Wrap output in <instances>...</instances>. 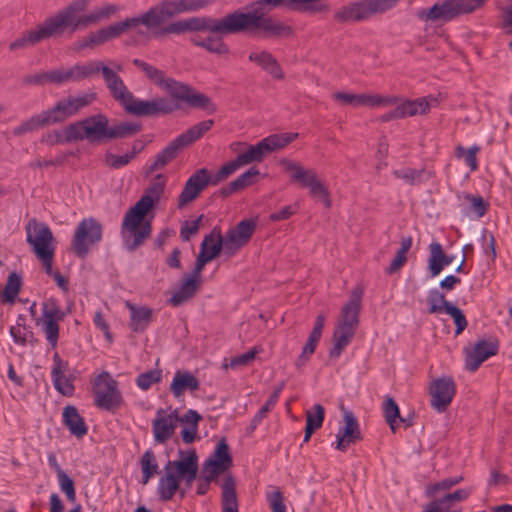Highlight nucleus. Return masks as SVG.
Returning a JSON list of instances; mask_svg holds the SVG:
<instances>
[{
	"label": "nucleus",
	"instance_id": "1",
	"mask_svg": "<svg viewBox=\"0 0 512 512\" xmlns=\"http://www.w3.org/2000/svg\"><path fill=\"white\" fill-rule=\"evenodd\" d=\"M166 177L157 174L142 197L124 215L121 226L123 244L128 251H134L150 237L152 225L146 215L153 205L159 201L164 192Z\"/></svg>",
	"mask_w": 512,
	"mask_h": 512
},
{
	"label": "nucleus",
	"instance_id": "2",
	"mask_svg": "<svg viewBox=\"0 0 512 512\" xmlns=\"http://www.w3.org/2000/svg\"><path fill=\"white\" fill-rule=\"evenodd\" d=\"M179 460H169L164 466L165 474L159 479L157 494L162 501H170L180 488L181 480H185L187 487L197 477L198 456L194 449L179 450Z\"/></svg>",
	"mask_w": 512,
	"mask_h": 512
},
{
	"label": "nucleus",
	"instance_id": "3",
	"mask_svg": "<svg viewBox=\"0 0 512 512\" xmlns=\"http://www.w3.org/2000/svg\"><path fill=\"white\" fill-rule=\"evenodd\" d=\"M261 33L265 38H287L293 33L289 25L257 12L234 11L233 34Z\"/></svg>",
	"mask_w": 512,
	"mask_h": 512
},
{
	"label": "nucleus",
	"instance_id": "4",
	"mask_svg": "<svg viewBox=\"0 0 512 512\" xmlns=\"http://www.w3.org/2000/svg\"><path fill=\"white\" fill-rule=\"evenodd\" d=\"M360 307L361 292L355 290L341 310L333 333V347L329 352L331 358H338L354 337L359 324Z\"/></svg>",
	"mask_w": 512,
	"mask_h": 512
},
{
	"label": "nucleus",
	"instance_id": "5",
	"mask_svg": "<svg viewBox=\"0 0 512 512\" xmlns=\"http://www.w3.org/2000/svg\"><path fill=\"white\" fill-rule=\"evenodd\" d=\"M118 10L119 7L115 4H105L88 14L77 16L80 12H72L70 15L67 14V5L65 8L49 18L55 36H60L64 33L66 28H69L70 33H74L79 29H83L109 19L112 15L116 14Z\"/></svg>",
	"mask_w": 512,
	"mask_h": 512
},
{
	"label": "nucleus",
	"instance_id": "6",
	"mask_svg": "<svg viewBox=\"0 0 512 512\" xmlns=\"http://www.w3.org/2000/svg\"><path fill=\"white\" fill-rule=\"evenodd\" d=\"M84 120L86 140L101 143L107 140L126 138L140 131L141 126L133 122H119L109 125L108 118L103 114L87 117Z\"/></svg>",
	"mask_w": 512,
	"mask_h": 512
},
{
	"label": "nucleus",
	"instance_id": "7",
	"mask_svg": "<svg viewBox=\"0 0 512 512\" xmlns=\"http://www.w3.org/2000/svg\"><path fill=\"white\" fill-rule=\"evenodd\" d=\"M281 164L285 172L290 175L292 182L302 188H307L311 197L321 200L327 208L331 207L332 202L328 188L319 179L314 169L305 168L298 162L286 159L282 160Z\"/></svg>",
	"mask_w": 512,
	"mask_h": 512
},
{
	"label": "nucleus",
	"instance_id": "8",
	"mask_svg": "<svg viewBox=\"0 0 512 512\" xmlns=\"http://www.w3.org/2000/svg\"><path fill=\"white\" fill-rule=\"evenodd\" d=\"M487 0H444L435 3L428 10L419 12V18L425 21L447 23L453 19L471 13L482 7Z\"/></svg>",
	"mask_w": 512,
	"mask_h": 512
},
{
	"label": "nucleus",
	"instance_id": "9",
	"mask_svg": "<svg viewBox=\"0 0 512 512\" xmlns=\"http://www.w3.org/2000/svg\"><path fill=\"white\" fill-rule=\"evenodd\" d=\"M399 0H361L340 8L335 14L337 22H360L375 14H381L391 9Z\"/></svg>",
	"mask_w": 512,
	"mask_h": 512
},
{
	"label": "nucleus",
	"instance_id": "10",
	"mask_svg": "<svg viewBox=\"0 0 512 512\" xmlns=\"http://www.w3.org/2000/svg\"><path fill=\"white\" fill-rule=\"evenodd\" d=\"M103 227L101 223L93 218H84L77 225L73 239L72 248L80 258H85L91 247L102 240Z\"/></svg>",
	"mask_w": 512,
	"mask_h": 512
},
{
	"label": "nucleus",
	"instance_id": "11",
	"mask_svg": "<svg viewBox=\"0 0 512 512\" xmlns=\"http://www.w3.org/2000/svg\"><path fill=\"white\" fill-rule=\"evenodd\" d=\"M96 97V93L89 92L62 98L52 108L44 110L49 125L64 122L76 115L81 109L89 106Z\"/></svg>",
	"mask_w": 512,
	"mask_h": 512
},
{
	"label": "nucleus",
	"instance_id": "12",
	"mask_svg": "<svg viewBox=\"0 0 512 512\" xmlns=\"http://www.w3.org/2000/svg\"><path fill=\"white\" fill-rule=\"evenodd\" d=\"M94 404L103 410L114 411L123 402L118 383L111 378L108 372L101 373L94 382Z\"/></svg>",
	"mask_w": 512,
	"mask_h": 512
},
{
	"label": "nucleus",
	"instance_id": "13",
	"mask_svg": "<svg viewBox=\"0 0 512 512\" xmlns=\"http://www.w3.org/2000/svg\"><path fill=\"white\" fill-rule=\"evenodd\" d=\"M233 16L234 12L222 18L204 16L191 17L184 20L188 32L208 31L219 36H226L233 35Z\"/></svg>",
	"mask_w": 512,
	"mask_h": 512
},
{
	"label": "nucleus",
	"instance_id": "14",
	"mask_svg": "<svg viewBox=\"0 0 512 512\" xmlns=\"http://www.w3.org/2000/svg\"><path fill=\"white\" fill-rule=\"evenodd\" d=\"M333 99L341 105L352 107H387L395 105L398 102L397 96H382L379 94H354L348 92H335Z\"/></svg>",
	"mask_w": 512,
	"mask_h": 512
},
{
	"label": "nucleus",
	"instance_id": "15",
	"mask_svg": "<svg viewBox=\"0 0 512 512\" xmlns=\"http://www.w3.org/2000/svg\"><path fill=\"white\" fill-rule=\"evenodd\" d=\"M257 222L254 219L240 221L234 228L229 229L225 238V255L231 257L245 246L256 230Z\"/></svg>",
	"mask_w": 512,
	"mask_h": 512
},
{
	"label": "nucleus",
	"instance_id": "16",
	"mask_svg": "<svg viewBox=\"0 0 512 512\" xmlns=\"http://www.w3.org/2000/svg\"><path fill=\"white\" fill-rule=\"evenodd\" d=\"M177 106L166 97H157L148 101L132 97L125 110L136 116H156L160 114H169Z\"/></svg>",
	"mask_w": 512,
	"mask_h": 512
},
{
	"label": "nucleus",
	"instance_id": "17",
	"mask_svg": "<svg viewBox=\"0 0 512 512\" xmlns=\"http://www.w3.org/2000/svg\"><path fill=\"white\" fill-rule=\"evenodd\" d=\"M26 233L27 243L32 246L33 252L37 256H44L47 251L54 250L52 247L53 234L45 223L38 222L36 219L29 220L26 225Z\"/></svg>",
	"mask_w": 512,
	"mask_h": 512
},
{
	"label": "nucleus",
	"instance_id": "18",
	"mask_svg": "<svg viewBox=\"0 0 512 512\" xmlns=\"http://www.w3.org/2000/svg\"><path fill=\"white\" fill-rule=\"evenodd\" d=\"M211 184V175L206 168L196 170L186 181L178 197V208L183 209L199 197L201 192Z\"/></svg>",
	"mask_w": 512,
	"mask_h": 512
},
{
	"label": "nucleus",
	"instance_id": "19",
	"mask_svg": "<svg viewBox=\"0 0 512 512\" xmlns=\"http://www.w3.org/2000/svg\"><path fill=\"white\" fill-rule=\"evenodd\" d=\"M456 393L455 382L451 377H442L431 383V406L439 413L446 411Z\"/></svg>",
	"mask_w": 512,
	"mask_h": 512
},
{
	"label": "nucleus",
	"instance_id": "20",
	"mask_svg": "<svg viewBox=\"0 0 512 512\" xmlns=\"http://www.w3.org/2000/svg\"><path fill=\"white\" fill-rule=\"evenodd\" d=\"M233 464L230 449L225 438L216 445L213 454L203 464L209 479H216L221 473L227 471Z\"/></svg>",
	"mask_w": 512,
	"mask_h": 512
},
{
	"label": "nucleus",
	"instance_id": "21",
	"mask_svg": "<svg viewBox=\"0 0 512 512\" xmlns=\"http://www.w3.org/2000/svg\"><path fill=\"white\" fill-rule=\"evenodd\" d=\"M498 352V343L493 340H478L473 347H465V367L471 372H475L480 365L489 357Z\"/></svg>",
	"mask_w": 512,
	"mask_h": 512
},
{
	"label": "nucleus",
	"instance_id": "22",
	"mask_svg": "<svg viewBox=\"0 0 512 512\" xmlns=\"http://www.w3.org/2000/svg\"><path fill=\"white\" fill-rule=\"evenodd\" d=\"M180 418L177 410L167 413L160 408L152 421V432L156 442L164 444L174 435Z\"/></svg>",
	"mask_w": 512,
	"mask_h": 512
},
{
	"label": "nucleus",
	"instance_id": "23",
	"mask_svg": "<svg viewBox=\"0 0 512 512\" xmlns=\"http://www.w3.org/2000/svg\"><path fill=\"white\" fill-rule=\"evenodd\" d=\"M101 73L112 97L124 108L132 101L133 94L128 90L122 78L112 68L103 64Z\"/></svg>",
	"mask_w": 512,
	"mask_h": 512
},
{
	"label": "nucleus",
	"instance_id": "24",
	"mask_svg": "<svg viewBox=\"0 0 512 512\" xmlns=\"http://www.w3.org/2000/svg\"><path fill=\"white\" fill-rule=\"evenodd\" d=\"M50 37H55V33L50 22V18L48 17L35 29L23 33L21 37L17 38L10 44L9 48L12 51L27 48Z\"/></svg>",
	"mask_w": 512,
	"mask_h": 512
},
{
	"label": "nucleus",
	"instance_id": "25",
	"mask_svg": "<svg viewBox=\"0 0 512 512\" xmlns=\"http://www.w3.org/2000/svg\"><path fill=\"white\" fill-rule=\"evenodd\" d=\"M344 427L336 435L335 448L339 451H346L351 444L362 439L359 424L351 411L344 412Z\"/></svg>",
	"mask_w": 512,
	"mask_h": 512
},
{
	"label": "nucleus",
	"instance_id": "26",
	"mask_svg": "<svg viewBox=\"0 0 512 512\" xmlns=\"http://www.w3.org/2000/svg\"><path fill=\"white\" fill-rule=\"evenodd\" d=\"M472 491V488H461L452 493H446L442 497L434 498L424 507L422 512H460V510L453 509L454 502L467 500Z\"/></svg>",
	"mask_w": 512,
	"mask_h": 512
},
{
	"label": "nucleus",
	"instance_id": "27",
	"mask_svg": "<svg viewBox=\"0 0 512 512\" xmlns=\"http://www.w3.org/2000/svg\"><path fill=\"white\" fill-rule=\"evenodd\" d=\"M248 59L255 63L274 79L282 80L285 74L277 59L267 50H254L250 52Z\"/></svg>",
	"mask_w": 512,
	"mask_h": 512
},
{
	"label": "nucleus",
	"instance_id": "28",
	"mask_svg": "<svg viewBox=\"0 0 512 512\" xmlns=\"http://www.w3.org/2000/svg\"><path fill=\"white\" fill-rule=\"evenodd\" d=\"M68 363L63 361L58 353L53 356V367L51 371L52 382L57 391L65 396H71L74 392L72 381L65 376Z\"/></svg>",
	"mask_w": 512,
	"mask_h": 512
},
{
	"label": "nucleus",
	"instance_id": "29",
	"mask_svg": "<svg viewBox=\"0 0 512 512\" xmlns=\"http://www.w3.org/2000/svg\"><path fill=\"white\" fill-rule=\"evenodd\" d=\"M199 387V380L191 372L177 370L170 385V391L176 398H179L185 391L194 392Z\"/></svg>",
	"mask_w": 512,
	"mask_h": 512
},
{
	"label": "nucleus",
	"instance_id": "30",
	"mask_svg": "<svg viewBox=\"0 0 512 512\" xmlns=\"http://www.w3.org/2000/svg\"><path fill=\"white\" fill-rule=\"evenodd\" d=\"M270 142L271 140H268V137H266L256 145H249L244 152L236 157L238 162L241 166H245L252 162L262 161L266 155L273 152Z\"/></svg>",
	"mask_w": 512,
	"mask_h": 512
},
{
	"label": "nucleus",
	"instance_id": "31",
	"mask_svg": "<svg viewBox=\"0 0 512 512\" xmlns=\"http://www.w3.org/2000/svg\"><path fill=\"white\" fill-rule=\"evenodd\" d=\"M430 256L428 260L429 271L432 277L441 273L444 267L449 266L454 257L444 253L442 245L438 242H432L429 245Z\"/></svg>",
	"mask_w": 512,
	"mask_h": 512
},
{
	"label": "nucleus",
	"instance_id": "32",
	"mask_svg": "<svg viewBox=\"0 0 512 512\" xmlns=\"http://www.w3.org/2000/svg\"><path fill=\"white\" fill-rule=\"evenodd\" d=\"M200 283L201 280L195 279L188 275L186 278H184L179 289L173 293L171 298L168 300V303L173 307H178L184 304L194 297L199 289Z\"/></svg>",
	"mask_w": 512,
	"mask_h": 512
},
{
	"label": "nucleus",
	"instance_id": "33",
	"mask_svg": "<svg viewBox=\"0 0 512 512\" xmlns=\"http://www.w3.org/2000/svg\"><path fill=\"white\" fill-rule=\"evenodd\" d=\"M63 423L69 429L70 433L78 438H82L87 434L88 427L83 417L74 406L69 405L64 408Z\"/></svg>",
	"mask_w": 512,
	"mask_h": 512
},
{
	"label": "nucleus",
	"instance_id": "34",
	"mask_svg": "<svg viewBox=\"0 0 512 512\" xmlns=\"http://www.w3.org/2000/svg\"><path fill=\"white\" fill-rule=\"evenodd\" d=\"M222 512H239V503L236 493V483L232 476H227L221 486Z\"/></svg>",
	"mask_w": 512,
	"mask_h": 512
},
{
	"label": "nucleus",
	"instance_id": "35",
	"mask_svg": "<svg viewBox=\"0 0 512 512\" xmlns=\"http://www.w3.org/2000/svg\"><path fill=\"white\" fill-rule=\"evenodd\" d=\"M136 24H142L149 30H160L161 26L168 21L166 14L158 3L138 17H135Z\"/></svg>",
	"mask_w": 512,
	"mask_h": 512
},
{
	"label": "nucleus",
	"instance_id": "36",
	"mask_svg": "<svg viewBox=\"0 0 512 512\" xmlns=\"http://www.w3.org/2000/svg\"><path fill=\"white\" fill-rule=\"evenodd\" d=\"M214 125V120L201 121L175 138L176 143L183 149L195 141L199 140Z\"/></svg>",
	"mask_w": 512,
	"mask_h": 512
},
{
	"label": "nucleus",
	"instance_id": "37",
	"mask_svg": "<svg viewBox=\"0 0 512 512\" xmlns=\"http://www.w3.org/2000/svg\"><path fill=\"white\" fill-rule=\"evenodd\" d=\"M214 125V120L201 121L175 138L176 143L183 149L195 141L199 140Z\"/></svg>",
	"mask_w": 512,
	"mask_h": 512
},
{
	"label": "nucleus",
	"instance_id": "38",
	"mask_svg": "<svg viewBox=\"0 0 512 512\" xmlns=\"http://www.w3.org/2000/svg\"><path fill=\"white\" fill-rule=\"evenodd\" d=\"M201 420L202 416L192 409H189L180 418V423L184 425L181 430V438L184 443L191 444L195 441L198 433V424Z\"/></svg>",
	"mask_w": 512,
	"mask_h": 512
},
{
	"label": "nucleus",
	"instance_id": "39",
	"mask_svg": "<svg viewBox=\"0 0 512 512\" xmlns=\"http://www.w3.org/2000/svg\"><path fill=\"white\" fill-rule=\"evenodd\" d=\"M103 62L99 60H90L83 64H76L69 68L72 82H79L93 77L101 72Z\"/></svg>",
	"mask_w": 512,
	"mask_h": 512
},
{
	"label": "nucleus",
	"instance_id": "40",
	"mask_svg": "<svg viewBox=\"0 0 512 512\" xmlns=\"http://www.w3.org/2000/svg\"><path fill=\"white\" fill-rule=\"evenodd\" d=\"M190 41L193 45L201 47L216 55H226L230 53L229 46L221 37L207 36L205 38H201L199 36H193Z\"/></svg>",
	"mask_w": 512,
	"mask_h": 512
},
{
	"label": "nucleus",
	"instance_id": "41",
	"mask_svg": "<svg viewBox=\"0 0 512 512\" xmlns=\"http://www.w3.org/2000/svg\"><path fill=\"white\" fill-rule=\"evenodd\" d=\"M56 143H69L86 139L84 120L66 126L62 131H55Z\"/></svg>",
	"mask_w": 512,
	"mask_h": 512
},
{
	"label": "nucleus",
	"instance_id": "42",
	"mask_svg": "<svg viewBox=\"0 0 512 512\" xmlns=\"http://www.w3.org/2000/svg\"><path fill=\"white\" fill-rule=\"evenodd\" d=\"M259 174L260 172L256 167H251L246 172L238 176L235 180L231 181L227 186L223 187L220 193L224 197H227L235 192L249 187L255 182V178Z\"/></svg>",
	"mask_w": 512,
	"mask_h": 512
},
{
	"label": "nucleus",
	"instance_id": "43",
	"mask_svg": "<svg viewBox=\"0 0 512 512\" xmlns=\"http://www.w3.org/2000/svg\"><path fill=\"white\" fill-rule=\"evenodd\" d=\"M212 240H213V234L207 235L203 239V241L201 243L200 253L196 259L195 267L189 276H191L195 279L201 280V272H202L204 266L219 255L218 246L213 247L212 253H208L207 246H208L209 241H212Z\"/></svg>",
	"mask_w": 512,
	"mask_h": 512
},
{
	"label": "nucleus",
	"instance_id": "44",
	"mask_svg": "<svg viewBox=\"0 0 512 512\" xmlns=\"http://www.w3.org/2000/svg\"><path fill=\"white\" fill-rule=\"evenodd\" d=\"M182 150L179 144L174 139L169 143L160 153H158L147 170V174H151L164 168L169 162L175 159L178 153Z\"/></svg>",
	"mask_w": 512,
	"mask_h": 512
},
{
	"label": "nucleus",
	"instance_id": "45",
	"mask_svg": "<svg viewBox=\"0 0 512 512\" xmlns=\"http://www.w3.org/2000/svg\"><path fill=\"white\" fill-rule=\"evenodd\" d=\"M397 98L400 99L399 97ZM396 104L398 106L401 118L425 114L430 108V105L425 98L405 100L400 103L397 102Z\"/></svg>",
	"mask_w": 512,
	"mask_h": 512
},
{
	"label": "nucleus",
	"instance_id": "46",
	"mask_svg": "<svg viewBox=\"0 0 512 512\" xmlns=\"http://www.w3.org/2000/svg\"><path fill=\"white\" fill-rule=\"evenodd\" d=\"M48 120L45 116L44 111L39 114L31 116L29 119L23 121L20 125L13 129L15 136H21L29 132L36 131L42 127L48 126Z\"/></svg>",
	"mask_w": 512,
	"mask_h": 512
},
{
	"label": "nucleus",
	"instance_id": "47",
	"mask_svg": "<svg viewBox=\"0 0 512 512\" xmlns=\"http://www.w3.org/2000/svg\"><path fill=\"white\" fill-rule=\"evenodd\" d=\"M284 387V383L282 382L279 386L275 387L273 393L270 395L266 403L262 406V408L257 412V414L253 417L250 422L249 430L254 431L258 425L262 422V420L267 416L269 411L276 405L280 393Z\"/></svg>",
	"mask_w": 512,
	"mask_h": 512
},
{
	"label": "nucleus",
	"instance_id": "48",
	"mask_svg": "<svg viewBox=\"0 0 512 512\" xmlns=\"http://www.w3.org/2000/svg\"><path fill=\"white\" fill-rule=\"evenodd\" d=\"M131 328L135 332L144 331L152 320V310L146 307L131 306Z\"/></svg>",
	"mask_w": 512,
	"mask_h": 512
},
{
	"label": "nucleus",
	"instance_id": "49",
	"mask_svg": "<svg viewBox=\"0 0 512 512\" xmlns=\"http://www.w3.org/2000/svg\"><path fill=\"white\" fill-rule=\"evenodd\" d=\"M142 471V483L147 484L149 480L158 473V463L156 456L151 449L146 450L140 458Z\"/></svg>",
	"mask_w": 512,
	"mask_h": 512
},
{
	"label": "nucleus",
	"instance_id": "50",
	"mask_svg": "<svg viewBox=\"0 0 512 512\" xmlns=\"http://www.w3.org/2000/svg\"><path fill=\"white\" fill-rule=\"evenodd\" d=\"M184 102L194 108H199L207 111L208 113H214L216 106L212 100L203 93L196 92L190 87L189 93H187Z\"/></svg>",
	"mask_w": 512,
	"mask_h": 512
},
{
	"label": "nucleus",
	"instance_id": "51",
	"mask_svg": "<svg viewBox=\"0 0 512 512\" xmlns=\"http://www.w3.org/2000/svg\"><path fill=\"white\" fill-rule=\"evenodd\" d=\"M132 63L140 69L151 82L160 88L167 76L163 70H160L157 67L137 58L133 59Z\"/></svg>",
	"mask_w": 512,
	"mask_h": 512
},
{
	"label": "nucleus",
	"instance_id": "52",
	"mask_svg": "<svg viewBox=\"0 0 512 512\" xmlns=\"http://www.w3.org/2000/svg\"><path fill=\"white\" fill-rule=\"evenodd\" d=\"M160 89L168 92L172 98L184 101L187 93H189L190 86L166 76Z\"/></svg>",
	"mask_w": 512,
	"mask_h": 512
},
{
	"label": "nucleus",
	"instance_id": "53",
	"mask_svg": "<svg viewBox=\"0 0 512 512\" xmlns=\"http://www.w3.org/2000/svg\"><path fill=\"white\" fill-rule=\"evenodd\" d=\"M464 480L463 476H454L445 478L439 482L428 484L425 488V495L428 498H433L441 491L450 490L452 487L458 485Z\"/></svg>",
	"mask_w": 512,
	"mask_h": 512
},
{
	"label": "nucleus",
	"instance_id": "54",
	"mask_svg": "<svg viewBox=\"0 0 512 512\" xmlns=\"http://www.w3.org/2000/svg\"><path fill=\"white\" fill-rule=\"evenodd\" d=\"M290 9L300 12H327L329 6L322 0H290Z\"/></svg>",
	"mask_w": 512,
	"mask_h": 512
},
{
	"label": "nucleus",
	"instance_id": "55",
	"mask_svg": "<svg viewBox=\"0 0 512 512\" xmlns=\"http://www.w3.org/2000/svg\"><path fill=\"white\" fill-rule=\"evenodd\" d=\"M383 413L386 422L393 432H395L397 427V419H399L401 422H404V419L400 417L399 407L392 397H386L383 403Z\"/></svg>",
	"mask_w": 512,
	"mask_h": 512
},
{
	"label": "nucleus",
	"instance_id": "56",
	"mask_svg": "<svg viewBox=\"0 0 512 512\" xmlns=\"http://www.w3.org/2000/svg\"><path fill=\"white\" fill-rule=\"evenodd\" d=\"M429 303L428 312L430 314H437L447 310V304H452L447 301L445 295L438 289H431L427 296Z\"/></svg>",
	"mask_w": 512,
	"mask_h": 512
},
{
	"label": "nucleus",
	"instance_id": "57",
	"mask_svg": "<svg viewBox=\"0 0 512 512\" xmlns=\"http://www.w3.org/2000/svg\"><path fill=\"white\" fill-rule=\"evenodd\" d=\"M21 288V277L12 272L9 274L5 289L3 292V302L13 303Z\"/></svg>",
	"mask_w": 512,
	"mask_h": 512
},
{
	"label": "nucleus",
	"instance_id": "58",
	"mask_svg": "<svg viewBox=\"0 0 512 512\" xmlns=\"http://www.w3.org/2000/svg\"><path fill=\"white\" fill-rule=\"evenodd\" d=\"M425 170H416L412 168H404L393 171V175L404 180L409 185H417L424 181Z\"/></svg>",
	"mask_w": 512,
	"mask_h": 512
},
{
	"label": "nucleus",
	"instance_id": "59",
	"mask_svg": "<svg viewBox=\"0 0 512 512\" xmlns=\"http://www.w3.org/2000/svg\"><path fill=\"white\" fill-rule=\"evenodd\" d=\"M39 324L41 325L42 331L44 332L47 341L52 346V348H55L59 338V322L41 318Z\"/></svg>",
	"mask_w": 512,
	"mask_h": 512
},
{
	"label": "nucleus",
	"instance_id": "60",
	"mask_svg": "<svg viewBox=\"0 0 512 512\" xmlns=\"http://www.w3.org/2000/svg\"><path fill=\"white\" fill-rule=\"evenodd\" d=\"M65 317V313L54 300H48L43 303L42 319L54 320L61 322Z\"/></svg>",
	"mask_w": 512,
	"mask_h": 512
},
{
	"label": "nucleus",
	"instance_id": "61",
	"mask_svg": "<svg viewBox=\"0 0 512 512\" xmlns=\"http://www.w3.org/2000/svg\"><path fill=\"white\" fill-rule=\"evenodd\" d=\"M135 17L127 18L121 22L114 23L108 27H105L108 34L109 40L119 37L125 33L128 29L136 27Z\"/></svg>",
	"mask_w": 512,
	"mask_h": 512
},
{
	"label": "nucleus",
	"instance_id": "62",
	"mask_svg": "<svg viewBox=\"0 0 512 512\" xmlns=\"http://www.w3.org/2000/svg\"><path fill=\"white\" fill-rule=\"evenodd\" d=\"M135 17L127 18L121 22L114 23L108 27H105L108 34L109 40L119 37L125 33L128 29L136 27Z\"/></svg>",
	"mask_w": 512,
	"mask_h": 512
},
{
	"label": "nucleus",
	"instance_id": "63",
	"mask_svg": "<svg viewBox=\"0 0 512 512\" xmlns=\"http://www.w3.org/2000/svg\"><path fill=\"white\" fill-rule=\"evenodd\" d=\"M10 334L15 343L19 345H26L33 339L32 331L25 325L17 323L10 328Z\"/></svg>",
	"mask_w": 512,
	"mask_h": 512
},
{
	"label": "nucleus",
	"instance_id": "64",
	"mask_svg": "<svg viewBox=\"0 0 512 512\" xmlns=\"http://www.w3.org/2000/svg\"><path fill=\"white\" fill-rule=\"evenodd\" d=\"M161 376V370H150L141 373L136 379V384L140 389L148 390L154 383H158L161 380Z\"/></svg>",
	"mask_w": 512,
	"mask_h": 512
}]
</instances>
